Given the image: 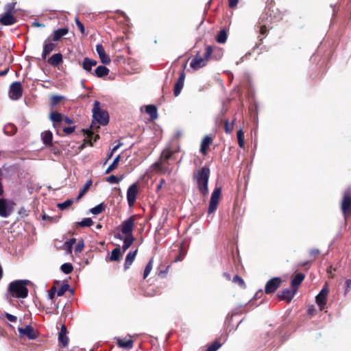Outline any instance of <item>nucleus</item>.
I'll list each match as a JSON object with an SVG mask.
<instances>
[{
	"instance_id": "nucleus-1",
	"label": "nucleus",
	"mask_w": 351,
	"mask_h": 351,
	"mask_svg": "<svg viewBox=\"0 0 351 351\" xmlns=\"http://www.w3.org/2000/svg\"><path fill=\"white\" fill-rule=\"evenodd\" d=\"M177 152L176 148H172L171 146L165 147L160 156L159 160L152 165L153 169L159 173L170 174L172 169L169 167L168 161L173 158V154Z\"/></svg>"
},
{
	"instance_id": "nucleus-2",
	"label": "nucleus",
	"mask_w": 351,
	"mask_h": 351,
	"mask_svg": "<svg viewBox=\"0 0 351 351\" xmlns=\"http://www.w3.org/2000/svg\"><path fill=\"white\" fill-rule=\"evenodd\" d=\"M29 281L27 280H18L9 284L8 291L14 298H25L28 295L27 286Z\"/></svg>"
},
{
	"instance_id": "nucleus-3",
	"label": "nucleus",
	"mask_w": 351,
	"mask_h": 351,
	"mask_svg": "<svg viewBox=\"0 0 351 351\" xmlns=\"http://www.w3.org/2000/svg\"><path fill=\"white\" fill-rule=\"evenodd\" d=\"M210 176V169L207 167H203L199 171L194 174V178L196 180L199 192L204 195L208 193V179Z\"/></svg>"
},
{
	"instance_id": "nucleus-4",
	"label": "nucleus",
	"mask_w": 351,
	"mask_h": 351,
	"mask_svg": "<svg viewBox=\"0 0 351 351\" xmlns=\"http://www.w3.org/2000/svg\"><path fill=\"white\" fill-rule=\"evenodd\" d=\"M93 120L92 124L95 122L102 125H106L108 123L109 116L107 111L100 108V103L98 101H95L93 108Z\"/></svg>"
},
{
	"instance_id": "nucleus-5",
	"label": "nucleus",
	"mask_w": 351,
	"mask_h": 351,
	"mask_svg": "<svg viewBox=\"0 0 351 351\" xmlns=\"http://www.w3.org/2000/svg\"><path fill=\"white\" fill-rule=\"evenodd\" d=\"M213 51V48L211 46H207L206 48V52L204 57L196 56L195 57L190 63V66L195 70H198L205 66Z\"/></svg>"
},
{
	"instance_id": "nucleus-6",
	"label": "nucleus",
	"mask_w": 351,
	"mask_h": 351,
	"mask_svg": "<svg viewBox=\"0 0 351 351\" xmlns=\"http://www.w3.org/2000/svg\"><path fill=\"white\" fill-rule=\"evenodd\" d=\"M341 208L345 217L351 213V187L343 192Z\"/></svg>"
},
{
	"instance_id": "nucleus-7",
	"label": "nucleus",
	"mask_w": 351,
	"mask_h": 351,
	"mask_svg": "<svg viewBox=\"0 0 351 351\" xmlns=\"http://www.w3.org/2000/svg\"><path fill=\"white\" fill-rule=\"evenodd\" d=\"M14 203L9 199L0 198V217H8L14 210Z\"/></svg>"
},
{
	"instance_id": "nucleus-8",
	"label": "nucleus",
	"mask_w": 351,
	"mask_h": 351,
	"mask_svg": "<svg viewBox=\"0 0 351 351\" xmlns=\"http://www.w3.org/2000/svg\"><path fill=\"white\" fill-rule=\"evenodd\" d=\"M221 191L220 188H215L212 193L208 210L209 214L214 213L217 210L221 196Z\"/></svg>"
},
{
	"instance_id": "nucleus-9",
	"label": "nucleus",
	"mask_w": 351,
	"mask_h": 351,
	"mask_svg": "<svg viewBox=\"0 0 351 351\" xmlns=\"http://www.w3.org/2000/svg\"><path fill=\"white\" fill-rule=\"evenodd\" d=\"M23 88L20 82H14L10 87L9 96L13 100H17L22 96Z\"/></svg>"
},
{
	"instance_id": "nucleus-10",
	"label": "nucleus",
	"mask_w": 351,
	"mask_h": 351,
	"mask_svg": "<svg viewBox=\"0 0 351 351\" xmlns=\"http://www.w3.org/2000/svg\"><path fill=\"white\" fill-rule=\"evenodd\" d=\"M135 217L132 216L123 221L121 226V233L125 235L132 234V230L134 226Z\"/></svg>"
},
{
	"instance_id": "nucleus-11",
	"label": "nucleus",
	"mask_w": 351,
	"mask_h": 351,
	"mask_svg": "<svg viewBox=\"0 0 351 351\" xmlns=\"http://www.w3.org/2000/svg\"><path fill=\"white\" fill-rule=\"evenodd\" d=\"M138 193V185L134 183L129 186L127 191V200L128 205L132 207L134 206L136 199V195Z\"/></svg>"
},
{
	"instance_id": "nucleus-12",
	"label": "nucleus",
	"mask_w": 351,
	"mask_h": 351,
	"mask_svg": "<svg viewBox=\"0 0 351 351\" xmlns=\"http://www.w3.org/2000/svg\"><path fill=\"white\" fill-rule=\"evenodd\" d=\"M281 279L280 278H273L267 281L265 285V291L267 294L274 293L280 286Z\"/></svg>"
},
{
	"instance_id": "nucleus-13",
	"label": "nucleus",
	"mask_w": 351,
	"mask_h": 351,
	"mask_svg": "<svg viewBox=\"0 0 351 351\" xmlns=\"http://www.w3.org/2000/svg\"><path fill=\"white\" fill-rule=\"evenodd\" d=\"M56 44L53 43L51 37H48L44 42L43 51L42 53L43 59H45L47 56L55 49Z\"/></svg>"
},
{
	"instance_id": "nucleus-14",
	"label": "nucleus",
	"mask_w": 351,
	"mask_h": 351,
	"mask_svg": "<svg viewBox=\"0 0 351 351\" xmlns=\"http://www.w3.org/2000/svg\"><path fill=\"white\" fill-rule=\"evenodd\" d=\"M96 51L100 58L101 62L104 64H108L110 63L111 60L110 57L106 53L105 49L101 44H97L96 45Z\"/></svg>"
},
{
	"instance_id": "nucleus-15",
	"label": "nucleus",
	"mask_w": 351,
	"mask_h": 351,
	"mask_svg": "<svg viewBox=\"0 0 351 351\" xmlns=\"http://www.w3.org/2000/svg\"><path fill=\"white\" fill-rule=\"evenodd\" d=\"M117 343L120 348L130 350L133 347V341L130 335L126 336L124 339L117 338L116 339Z\"/></svg>"
},
{
	"instance_id": "nucleus-16",
	"label": "nucleus",
	"mask_w": 351,
	"mask_h": 351,
	"mask_svg": "<svg viewBox=\"0 0 351 351\" xmlns=\"http://www.w3.org/2000/svg\"><path fill=\"white\" fill-rule=\"evenodd\" d=\"M19 332L21 335H26L29 339H34L37 337L36 332L30 326H27L25 328H19Z\"/></svg>"
},
{
	"instance_id": "nucleus-17",
	"label": "nucleus",
	"mask_w": 351,
	"mask_h": 351,
	"mask_svg": "<svg viewBox=\"0 0 351 351\" xmlns=\"http://www.w3.org/2000/svg\"><path fill=\"white\" fill-rule=\"evenodd\" d=\"M16 22V19L12 14L4 13L0 16V23L3 25H11Z\"/></svg>"
},
{
	"instance_id": "nucleus-18",
	"label": "nucleus",
	"mask_w": 351,
	"mask_h": 351,
	"mask_svg": "<svg viewBox=\"0 0 351 351\" xmlns=\"http://www.w3.org/2000/svg\"><path fill=\"white\" fill-rule=\"evenodd\" d=\"M184 80H185V74L184 72H182L180 75V77L174 86L173 93L176 97H178L180 95L182 89L183 88Z\"/></svg>"
},
{
	"instance_id": "nucleus-19",
	"label": "nucleus",
	"mask_w": 351,
	"mask_h": 351,
	"mask_svg": "<svg viewBox=\"0 0 351 351\" xmlns=\"http://www.w3.org/2000/svg\"><path fill=\"white\" fill-rule=\"evenodd\" d=\"M68 32L69 30L67 28H60L57 30H55L49 37H51V39L53 42H56L60 40L62 37L68 34Z\"/></svg>"
},
{
	"instance_id": "nucleus-20",
	"label": "nucleus",
	"mask_w": 351,
	"mask_h": 351,
	"mask_svg": "<svg viewBox=\"0 0 351 351\" xmlns=\"http://www.w3.org/2000/svg\"><path fill=\"white\" fill-rule=\"evenodd\" d=\"M97 61L88 58H85L82 62V68L87 73H93L92 68L97 64Z\"/></svg>"
},
{
	"instance_id": "nucleus-21",
	"label": "nucleus",
	"mask_w": 351,
	"mask_h": 351,
	"mask_svg": "<svg viewBox=\"0 0 351 351\" xmlns=\"http://www.w3.org/2000/svg\"><path fill=\"white\" fill-rule=\"evenodd\" d=\"M296 292L297 289H287L281 291L279 294V297L282 300H287L288 302H290Z\"/></svg>"
},
{
	"instance_id": "nucleus-22",
	"label": "nucleus",
	"mask_w": 351,
	"mask_h": 351,
	"mask_svg": "<svg viewBox=\"0 0 351 351\" xmlns=\"http://www.w3.org/2000/svg\"><path fill=\"white\" fill-rule=\"evenodd\" d=\"M50 119L53 122L54 128H57L59 124L62 123L63 116L58 112H52L49 116Z\"/></svg>"
},
{
	"instance_id": "nucleus-23",
	"label": "nucleus",
	"mask_w": 351,
	"mask_h": 351,
	"mask_svg": "<svg viewBox=\"0 0 351 351\" xmlns=\"http://www.w3.org/2000/svg\"><path fill=\"white\" fill-rule=\"evenodd\" d=\"M109 73V69L105 66H99L96 68L92 75H95L97 77H103L108 75Z\"/></svg>"
},
{
	"instance_id": "nucleus-24",
	"label": "nucleus",
	"mask_w": 351,
	"mask_h": 351,
	"mask_svg": "<svg viewBox=\"0 0 351 351\" xmlns=\"http://www.w3.org/2000/svg\"><path fill=\"white\" fill-rule=\"evenodd\" d=\"M212 143V139L210 137H209L208 136H206L202 143H201V146H200V152L203 154V155H206V153H207V149L208 148V147L210 146V145Z\"/></svg>"
},
{
	"instance_id": "nucleus-25",
	"label": "nucleus",
	"mask_w": 351,
	"mask_h": 351,
	"mask_svg": "<svg viewBox=\"0 0 351 351\" xmlns=\"http://www.w3.org/2000/svg\"><path fill=\"white\" fill-rule=\"evenodd\" d=\"M136 254H137V250H136L134 251H130L127 254L125 261V264H124V267H125V269H128L130 267V265L132 264L133 261L135 259Z\"/></svg>"
},
{
	"instance_id": "nucleus-26",
	"label": "nucleus",
	"mask_w": 351,
	"mask_h": 351,
	"mask_svg": "<svg viewBox=\"0 0 351 351\" xmlns=\"http://www.w3.org/2000/svg\"><path fill=\"white\" fill-rule=\"evenodd\" d=\"M304 279V275L302 273L297 274L291 280V288L297 289Z\"/></svg>"
},
{
	"instance_id": "nucleus-27",
	"label": "nucleus",
	"mask_w": 351,
	"mask_h": 351,
	"mask_svg": "<svg viewBox=\"0 0 351 351\" xmlns=\"http://www.w3.org/2000/svg\"><path fill=\"white\" fill-rule=\"evenodd\" d=\"M41 138L43 143L46 145H51L53 139L52 132L49 130L43 132L41 134Z\"/></svg>"
},
{
	"instance_id": "nucleus-28",
	"label": "nucleus",
	"mask_w": 351,
	"mask_h": 351,
	"mask_svg": "<svg viewBox=\"0 0 351 351\" xmlns=\"http://www.w3.org/2000/svg\"><path fill=\"white\" fill-rule=\"evenodd\" d=\"M134 241V237L133 234L125 235L123 239V245L122 246V249L123 252H125L133 243Z\"/></svg>"
},
{
	"instance_id": "nucleus-29",
	"label": "nucleus",
	"mask_w": 351,
	"mask_h": 351,
	"mask_svg": "<svg viewBox=\"0 0 351 351\" xmlns=\"http://www.w3.org/2000/svg\"><path fill=\"white\" fill-rule=\"evenodd\" d=\"M48 62L53 66H58L62 62V56L61 53H55L49 58Z\"/></svg>"
},
{
	"instance_id": "nucleus-30",
	"label": "nucleus",
	"mask_w": 351,
	"mask_h": 351,
	"mask_svg": "<svg viewBox=\"0 0 351 351\" xmlns=\"http://www.w3.org/2000/svg\"><path fill=\"white\" fill-rule=\"evenodd\" d=\"M145 112L150 115L152 119H156L158 117L157 108L154 105H148L145 108Z\"/></svg>"
},
{
	"instance_id": "nucleus-31",
	"label": "nucleus",
	"mask_w": 351,
	"mask_h": 351,
	"mask_svg": "<svg viewBox=\"0 0 351 351\" xmlns=\"http://www.w3.org/2000/svg\"><path fill=\"white\" fill-rule=\"evenodd\" d=\"M92 185V180H89L86 182L83 188L80 190L78 196L77 197V199H80L90 188Z\"/></svg>"
},
{
	"instance_id": "nucleus-32",
	"label": "nucleus",
	"mask_w": 351,
	"mask_h": 351,
	"mask_svg": "<svg viewBox=\"0 0 351 351\" xmlns=\"http://www.w3.org/2000/svg\"><path fill=\"white\" fill-rule=\"evenodd\" d=\"M120 158L121 156L120 155H119L114 159L112 164L106 170V173H110L111 171H112L115 168L118 167Z\"/></svg>"
},
{
	"instance_id": "nucleus-33",
	"label": "nucleus",
	"mask_w": 351,
	"mask_h": 351,
	"mask_svg": "<svg viewBox=\"0 0 351 351\" xmlns=\"http://www.w3.org/2000/svg\"><path fill=\"white\" fill-rule=\"evenodd\" d=\"M120 256H121V250L119 247H116L111 252V255H110V259L112 261H117L119 260Z\"/></svg>"
},
{
	"instance_id": "nucleus-34",
	"label": "nucleus",
	"mask_w": 351,
	"mask_h": 351,
	"mask_svg": "<svg viewBox=\"0 0 351 351\" xmlns=\"http://www.w3.org/2000/svg\"><path fill=\"white\" fill-rule=\"evenodd\" d=\"M227 40V34L225 30H221L216 37V40L219 43H225Z\"/></svg>"
},
{
	"instance_id": "nucleus-35",
	"label": "nucleus",
	"mask_w": 351,
	"mask_h": 351,
	"mask_svg": "<svg viewBox=\"0 0 351 351\" xmlns=\"http://www.w3.org/2000/svg\"><path fill=\"white\" fill-rule=\"evenodd\" d=\"M76 239L74 238L71 239L69 241H66L64 244V250H66L68 253H71L72 248L73 245L75 244Z\"/></svg>"
},
{
	"instance_id": "nucleus-36",
	"label": "nucleus",
	"mask_w": 351,
	"mask_h": 351,
	"mask_svg": "<svg viewBox=\"0 0 351 351\" xmlns=\"http://www.w3.org/2000/svg\"><path fill=\"white\" fill-rule=\"evenodd\" d=\"M326 302V298L320 295H317L316 297V303L319 306L320 309L322 310Z\"/></svg>"
},
{
	"instance_id": "nucleus-37",
	"label": "nucleus",
	"mask_w": 351,
	"mask_h": 351,
	"mask_svg": "<svg viewBox=\"0 0 351 351\" xmlns=\"http://www.w3.org/2000/svg\"><path fill=\"white\" fill-rule=\"evenodd\" d=\"M59 346L64 348L66 347L69 343V338L66 335H58Z\"/></svg>"
},
{
	"instance_id": "nucleus-38",
	"label": "nucleus",
	"mask_w": 351,
	"mask_h": 351,
	"mask_svg": "<svg viewBox=\"0 0 351 351\" xmlns=\"http://www.w3.org/2000/svg\"><path fill=\"white\" fill-rule=\"evenodd\" d=\"M93 224V221L90 218H84L81 221L77 222V225L81 227H90Z\"/></svg>"
},
{
	"instance_id": "nucleus-39",
	"label": "nucleus",
	"mask_w": 351,
	"mask_h": 351,
	"mask_svg": "<svg viewBox=\"0 0 351 351\" xmlns=\"http://www.w3.org/2000/svg\"><path fill=\"white\" fill-rule=\"evenodd\" d=\"M237 140L239 147L243 148L244 147V133L241 129L237 131Z\"/></svg>"
},
{
	"instance_id": "nucleus-40",
	"label": "nucleus",
	"mask_w": 351,
	"mask_h": 351,
	"mask_svg": "<svg viewBox=\"0 0 351 351\" xmlns=\"http://www.w3.org/2000/svg\"><path fill=\"white\" fill-rule=\"evenodd\" d=\"M152 267H153V260L151 259L145 268V270L143 272V278L144 279L148 276V275L149 274V273L151 272V271L152 269Z\"/></svg>"
},
{
	"instance_id": "nucleus-41",
	"label": "nucleus",
	"mask_w": 351,
	"mask_h": 351,
	"mask_svg": "<svg viewBox=\"0 0 351 351\" xmlns=\"http://www.w3.org/2000/svg\"><path fill=\"white\" fill-rule=\"evenodd\" d=\"M73 266L71 263H64L61 266V270L63 273L69 274L73 271Z\"/></svg>"
},
{
	"instance_id": "nucleus-42",
	"label": "nucleus",
	"mask_w": 351,
	"mask_h": 351,
	"mask_svg": "<svg viewBox=\"0 0 351 351\" xmlns=\"http://www.w3.org/2000/svg\"><path fill=\"white\" fill-rule=\"evenodd\" d=\"M15 5H16V2L9 3L6 4L5 6V13L14 14V13L16 12L15 9H14Z\"/></svg>"
},
{
	"instance_id": "nucleus-43",
	"label": "nucleus",
	"mask_w": 351,
	"mask_h": 351,
	"mask_svg": "<svg viewBox=\"0 0 351 351\" xmlns=\"http://www.w3.org/2000/svg\"><path fill=\"white\" fill-rule=\"evenodd\" d=\"M84 247V242L82 239L78 241L77 243L75 246V252L80 254L82 252L83 249Z\"/></svg>"
},
{
	"instance_id": "nucleus-44",
	"label": "nucleus",
	"mask_w": 351,
	"mask_h": 351,
	"mask_svg": "<svg viewBox=\"0 0 351 351\" xmlns=\"http://www.w3.org/2000/svg\"><path fill=\"white\" fill-rule=\"evenodd\" d=\"M72 204H73V200L72 199H67V200H66L65 202H64L62 203L58 204V207L60 210H64V209H66L67 208H69Z\"/></svg>"
},
{
	"instance_id": "nucleus-45",
	"label": "nucleus",
	"mask_w": 351,
	"mask_h": 351,
	"mask_svg": "<svg viewBox=\"0 0 351 351\" xmlns=\"http://www.w3.org/2000/svg\"><path fill=\"white\" fill-rule=\"evenodd\" d=\"M103 210V205L100 204L90 209V213L93 215H99Z\"/></svg>"
},
{
	"instance_id": "nucleus-46",
	"label": "nucleus",
	"mask_w": 351,
	"mask_h": 351,
	"mask_svg": "<svg viewBox=\"0 0 351 351\" xmlns=\"http://www.w3.org/2000/svg\"><path fill=\"white\" fill-rule=\"evenodd\" d=\"M221 344L218 341L214 342L212 345L208 347L206 351H217L220 347Z\"/></svg>"
},
{
	"instance_id": "nucleus-47",
	"label": "nucleus",
	"mask_w": 351,
	"mask_h": 351,
	"mask_svg": "<svg viewBox=\"0 0 351 351\" xmlns=\"http://www.w3.org/2000/svg\"><path fill=\"white\" fill-rule=\"evenodd\" d=\"M64 97L62 96L54 95L51 98V104L52 106L58 104Z\"/></svg>"
},
{
	"instance_id": "nucleus-48",
	"label": "nucleus",
	"mask_w": 351,
	"mask_h": 351,
	"mask_svg": "<svg viewBox=\"0 0 351 351\" xmlns=\"http://www.w3.org/2000/svg\"><path fill=\"white\" fill-rule=\"evenodd\" d=\"M213 53H214L213 57L215 60L220 59L223 55L222 51L219 48L213 49Z\"/></svg>"
},
{
	"instance_id": "nucleus-49",
	"label": "nucleus",
	"mask_w": 351,
	"mask_h": 351,
	"mask_svg": "<svg viewBox=\"0 0 351 351\" xmlns=\"http://www.w3.org/2000/svg\"><path fill=\"white\" fill-rule=\"evenodd\" d=\"M68 285H62L58 291H57V295L58 296H62L64 294V293L68 290Z\"/></svg>"
},
{
	"instance_id": "nucleus-50",
	"label": "nucleus",
	"mask_w": 351,
	"mask_h": 351,
	"mask_svg": "<svg viewBox=\"0 0 351 351\" xmlns=\"http://www.w3.org/2000/svg\"><path fill=\"white\" fill-rule=\"evenodd\" d=\"M108 182L112 184H117L120 182L121 178H117V176L112 175L109 176L107 179Z\"/></svg>"
},
{
	"instance_id": "nucleus-51",
	"label": "nucleus",
	"mask_w": 351,
	"mask_h": 351,
	"mask_svg": "<svg viewBox=\"0 0 351 351\" xmlns=\"http://www.w3.org/2000/svg\"><path fill=\"white\" fill-rule=\"evenodd\" d=\"M224 129L226 133H230L233 129V123L230 124L228 121L224 122Z\"/></svg>"
},
{
	"instance_id": "nucleus-52",
	"label": "nucleus",
	"mask_w": 351,
	"mask_h": 351,
	"mask_svg": "<svg viewBox=\"0 0 351 351\" xmlns=\"http://www.w3.org/2000/svg\"><path fill=\"white\" fill-rule=\"evenodd\" d=\"M232 281L234 283L239 284L241 287L244 286V281H243V280L240 276H239L237 275L234 276Z\"/></svg>"
},
{
	"instance_id": "nucleus-53",
	"label": "nucleus",
	"mask_w": 351,
	"mask_h": 351,
	"mask_svg": "<svg viewBox=\"0 0 351 351\" xmlns=\"http://www.w3.org/2000/svg\"><path fill=\"white\" fill-rule=\"evenodd\" d=\"M57 293V290L55 287H53L49 291H48V298L50 300H53L55 294Z\"/></svg>"
},
{
	"instance_id": "nucleus-54",
	"label": "nucleus",
	"mask_w": 351,
	"mask_h": 351,
	"mask_svg": "<svg viewBox=\"0 0 351 351\" xmlns=\"http://www.w3.org/2000/svg\"><path fill=\"white\" fill-rule=\"evenodd\" d=\"M75 127L74 125L69 127H64L63 131L66 134H70L75 131Z\"/></svg>"
},
{
	"instance_id": "nucleus-55",
	"label": "nucleus",
	"mask_w": 351,
	"mask_h": 351,
	"mask_svg": "<svg viewBox=\"0 0 351 351\" xmlns=\"http://www.w3.org/2000/svg\"><path fill=\"white\" fill-rule=\"evenodd\" d=\"M5 317L6 319L11 322H16V320H17V318L16 316L13 315H11L10 313H6L5 314Z\"/></svg>"
},
{
	"instance_id": "nucleus-56",
	"label": "nucleus",
	"mask_w": 351,
	"mask_h": 351,
	"mask_svg": "<svg viewBox=\"0 0 351 351\" xmlns=\"http://www.w3.org/2000/svg\"><path fill=\"white\" fill-rule=\"evenodd\" d=\"M328 293V289L327 287V285H325L321 290V291L319 292V295H322V296H324V297H327V295Z\"/></svg>"
},
{
	"instance_id": "nucleus-57",
	"label": "nucleus",
	"mask_w": 351,
	"mask_h": 351,
	"mask_svg": "<svg viewBox=\"0 0 351 351\" xmlns=\"http://www.w3.org/2000/svg\"><path fill=\"white\" fill-rule=\"evenodd\" d=\"M75 23H76L77 26L79 27L80 32L82 33H84V27L83 24L80 21L78 18H75Z\"/></svg>"
},
{
	"instance_id": "nucleus-58",
	"label": "nucleus",
	"mask_w": 351,
	"mask_h": 351,
	"mask_svg": "<svg viewBox=\"0 0 351 351\" xmlns=\"http://www.w3.org/2000/svg\"><path fill=\"white\" fill-rule=\"evenodd\" d=\"M239 2V0H228V5L230 8H234Z\"/></svg>"
},
{
	"instance_id": "nucleus-59",
	"label": "nucleus",
	"mask_w": 351,
	"mask_h": 351,
	"mask_svg": "<svg viewBox=\"0 0 351 351\" xmlns=\"http://www.w3.org/2000/svg\"><path fill=\"white\" fill-rule=\"evenodd\" d=\"M67 334V329H66V327L65 326V325H62L61 326V328H60V331L59 332V335H66Z\"/></svg>"
},
{
	"instance_id": "nucleus-60",
	"label": "nucleus",
	"mask_w": 351,
	"mask_h": 351,
	"mask_svg": "<svg viewBox=\"0 0 351 351\" xmlns=\"http://www.w3.org/2000/svg\"><path fill=\"white\" fill-rule=\"evenodd\" d=\"M62 122H64V123L70 124V123H73V120L71 119L70 118H69L68 117H64L63 116V121H62Z\"/></svg>"
},
{
	"instance_id": "nucleus-61",
	"label": "nucleus",
	"mask_w": 351,
	"mask_h": 351,
	"mask_svg": "<svg viewBox=\"0 0 351 351\" xmlns=\"http://www.w3.org/2000/svg\"><path fill=\"white\" fill-rule=\"evenodd\" d=\"M267 32V29L265 25L260 27V34L264 35Z\"/></svg>"
},
{
	"instance_id": "nucleus-62",
	"label": "nucleus",
	"mask_w": 351,
	"mask_h": 351,
	"mask_svg": "<svg viewBox=\"0 0 351 351\" xmlns=\"http://www.w3.org/2000/svg\"><path fill=\"white\" fill-rule=\"evenodd\" d=\"M165 183V180L164 179H161L160 183L157 186V191H159L162 189L163 184Z\"/></svg>"
},
{
	"instance_id": "nucleus-63",
	"label": "nucleus",
	"mask_w": 351,
	"mask_h": 351,
	"mask_svg": "<svg viewBox=\"0 0 351 351\" xmlns=\"http://www.w3.org/2000/svg\"><path fill=\"white\" fill-rule=\"evenodd\" d=\"M346 291H348L351 287V280H350V279L346 280Z\"/></svg>"
},
{
	"instance_id": "nucleus-64",
	"label": "nucleus",
	"mask_w": 351,
	"mask_h": 351,
	"mask_svg": "<svg viewBox=\"0 0 351 351\" xmlns=\"http://www.w3.org/2000/svg\"><path fill=\"white\" fill-rule=\"evenodd\" d=\"M32 26L33 27H45V25L42 24V23H40L37 22V21H35V22H34L32 23Z\"/></svg>"
}]
</instances>
